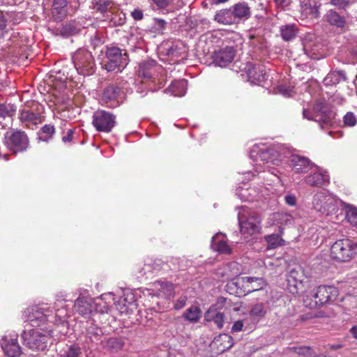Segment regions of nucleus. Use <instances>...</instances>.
Returning <instances> with one entry per match:
<instances>
[{"mask_svg": "<svg viewBox=\"0 0 357 357\" xmlns=\"http://www.w3.org/2000/svg\"><path fill=\"white\" fill-rule=\"evenodd\" d=\"M250 158L255 172L265 173L266 171L278 177L275 169H271V165L278 166L287 161L292 171L296 174H304L317 167L306 157L292 153L287 147L278 146L268 148L265 145H255L250 151Z\"/></svg>", "mask_w": 357, "mask_h": 357, "instance_id": "nucleus-1", "label": "nucleus"}, {"mask_svg": "<svg viewBox=\"0 0 357 357\" xmlns=\"http://www.w3.org/2000/svg\"><path fill=\"white\" fill-rule=\"evenodd\" d=\"M23 317L31 326L40 327L47 322L56 324L64 322L67 312L64 309H57L53 314L50 307L43 305L28 307L24 312Z\"/></svg>", "mask_w": 357, "mask_h": 357, "instance_id": "nucleus-2", "label": "nucleus"}, {"mask_svg": "<svg viewBox=\"0 0 357 357\" xmlns=\"http://www.w3.org/2000/svg\"><path fill=\"white\" fill-rule=\"evenodd\" d=\"M312 204L317 211L331 217L334 221L339 220L340 215L342 216L340 207L344 202L326 190H321L314 195Z\"/></svg>", "mask_w": 357, "mask_h": 357, "instance_id": "nucleus-3", "label": "nucleus"}, {"mask_svg": "<svg viewBox=\"0 0 357 357\" xmlns=\"http://www.w3.org/2000/svg\"><path fill=\"white\" fill-rule=\"evenodd\" d=\"M335 115L331 105L324 100L316 102L313 107V112L307 109H303V118L318 122L321 128L331 126L334 122Z\"/></svg>", "mask_w": 357, "mask_h": 357, "instance_id": "nucleus-4", "label": "nucleus"}, {"mask_svg": "<svg viewBox=\"0 0 357 357\" xmlns=\"http://www.w3.org/2000/svg\"><path fill=\"white\" fill-rule=\"evenodd\" d=\"M43 107L36 102H28L20 110L19 119L26 127L33 130L41 123L44 118L42 116Z\"/></svg>", "mask_w": 357, "mask_h": 357, "instance_id": "nucleus-5", "label": "nucleus"}, {"mask_svg": "<svg viewBox=\"0 0 357 357\" xmlns=\"http://www.w3.org/2000/svg\"><path fill=\"white\" fill-rule=\"evenodd\" d=\"M238 220L243 234L251 235L259 232L261 229L259 215L255 212H250L245 206L239 208Z\"/></svg>", "mask_w": 357, "mask_h": 357, "instance_id": "nucleus-6", "label": "nucleus"}, {"mask_svg": "<svg viewBox=\"0 0 357 357\" xmlns=\"http://www.w3.org/2000/svg\"><path fill=\"white\" fill-rule=\"evenodd\" d=\"M337 295L338 289L334 286L321 285L317 287L312 298L307 296L304 303L310 308L319 307L324 304L335 301Z\"/></svg>", "mask_w": 357, "mask_h": 357, "instance_id": "nucleus-7", "label": "nucleus"}, {"mask_svg": "<svg viewBox=\"0 0 357 357\" xmlns=\"http://www.w3.org/2000/svg\"><path fill=\"white\" fill-rule=\"evenodd\" d=\"M22 338L24 345L34 351H44L47 347L50 334L42 333L39 330L33 329L29 331H24Z\"/></svg>", "mask_w": 357, "mask_h": 357, "instance_id": "nucleus-8", "label": "nucleus"}, {"mask_svg": "<svg viewBox=\"0 0 357 357\" xmlns=\"http://www.w3.org/2000/svg\"><path fill=\"white\" fill-rule=\"evenodd\" d=\"M73 61L79 74L86 76L95 72L93 57L88 50H79L77 51L73 56Z\"/></svg>", "mask_w": 357, "mask_h": 357, "instance_id": "nucleus-9", "label": "nucleus"}, {"mask_svg": "<svg viewBox=\"0 0 357 357\" xmlns=\"http://www.w3.org/2000/svg\"><path fill=\"white\" fill-rule=\"evenodd\" d=\"M349 238L340 239L335 241L331 248V257L339 261H348L354 256V248L357 247Z\"/></svg>", "mask_w": 357, "mask_h": 357, "instance_id": "nucleus-10", "label": "nucleus"}, {"mask_svg": "<svg viewBox=\"0 0 357 357\" xmlns=\"http://www.w3.org/2000/svg\"><path fill=\"white\" fill-rule=\"evenodd\" d=\"M106 60L105 61V68L107 71L120 70L124 68L128 64V57L126 52L116 47H112L106 52Z\"/></svg>", "mask_w": 357, "mask_h": 357, "instance_id": "nucleus-11", "label": "nucleus"}, {"mask_svg": "<svg viewBox=\"0 0 357 357\" xmlns=\"http://www.w3.org/2000/svg\"><path fill=\"white\" fill-rule=\"evenodd\" d=\"M3 144L14 153L22 152L28 148L29 139L24 132L11 130L5 133Z\"/></svg>", "mask_w": 357, "mask_h": 357, "instance_id": "nucleus-12", "label": "nucleus"}, {"mask_svg": "<svg viewBox=\"0 0 357 357\" xmlns=\"http://www.w3.org/2000/svg\"><path fill=\"white\" fill-rule=\"evenodd\" d=\"M1 348L7 357H19L22 353V349L18 342V335L10 333L2 336L0 339Z\"/></svg>", "mask_w": 357, "mask_h": 357, "instance_id": "nucleus-13", "label": "nucleus"}, {"mask_svg": "<svg viewBox=\"0 0 357 357\" xmlns=\"http://www.w3.org/2000/svg\"><path fill=\"white\" fill-rule=\"evenodd\" d=\"M93 126L99 132H109L116 124V117L105 110H98L93 115Z\"/></svg>", "mask_w": 357, "mask_h": 357, "instance_id": "nucleus-14", "label": "nucleus"}, {"mask_svg": "<svg viewBox=\"0 0 357 357\" xmlns=\"http://www.w3.org/2000/svg\"><path fill=\"white\" fill-rule=\"evenodd\" d=\"M227 300L222 297L218 298L217 302L211 305L206 312L204 319L213 321L218 328H222L225 324V305Z\"/></svg>", "mask_w": 357, "mask_h": 357, "instance_id": "nucleus-15", "label": "nucleus"}, {"mask_svg": "<svg viewBox=\"0 0 357 357\" xmlns=\"http://www.w3.org/2000/svg\"><path fill=\"white\" fill-rule=\"evenodd\" d=\"M236 51L233 47L226 46L215 50L211 55L213 63L221 68L227 66L234 59Z\"/></svg>", "mask_w": 357, "mask_h": 357, "instance_id": "nucleus-16", "label": "nucleus"}, {"mask_svg": "<svg viewBox=\"0 0 357 357\" xmlns=\"http://www.w3.org/2000/svg\"><path fill=\"white\" fill-rule=\"evenodd\" d=\"M245 72L249 80L256 84H261L267 78L266 70L264 67L261 65L257 66L251 63H248L245 67Z\"/></svg>", "mask_w": 357, "mask_h": 357, "instance_id": "nucleus-17", "label": "nucleus"}, {"mask_svg": "<svg viewBox=\"0 0 357 357\" xmlns=\"http://www.w3.org/2000/svg\"><path fill=\"white\" fill-rule=\"evenodd\" d=\"M160 70L162 66L158 65L155 60L147 59L139 63L138 75L141 78L150 79L153 78Z\"/></svg>", "mask_w": 357, "mask_h": 357, "instance_id": "nucleus-18", "label": "nucleus"}, {"mask_svg": "<svg viewBox=\"0 0 357 357\" xmlns=\"http://www.w3.org/2000/svg\"><path fill=\"white\" fill-rule=\"evenodd\" d=\"M120 93L121 89L119 86L110 84L103 89L101 100L110 107H116L120 104Z\"/></svg>", "mask_w": 357, "mask_h": 357, "instance_id": "nucleus-19", "label": "nucleus"}, {"mask_svg": "<svg viewBox=\"0 0 357 357\" xmlns=\"http://www.w3.org/2000/svg\"><path fill=\"white\" fill-rule=\"evenodd\" d=\"M74 307L82 316L89 315L93 311V299L88 294H80L75 301Z\"/></svg>", "mask_w": 357, "mask_h": 357, "instance_id": "nucleus-20", "label": "nucleus"}, {"mask_svg": "<svg viewBox=\"0 0 357 357\" xmlns=\"http://www.w3.org/2000/svg\"><path fill=\"white\" fill-rule=\"evenodd\" d=\"M153 295L158 297H164L170 299L174 295V285L167 281L158 280L153 283Z\"/></svg>", "mask_w": 357, "mask_h": 357, "instance_id": "nucleus-21", "label": "nucleus"}, {"mask_svg": "<svg viewBox=\"0 0 357 357\" xmlns=\"http://www.w3.org/2000/svg\"><path fill=\"white\" fill-rule=\"evenodd\" d=\"M306 280H307V276L301 266H296L289 270L287 282L290 285L294 286L296 289H299V286Z\"/></svg>", "mask_w": 357, "mask_h": 357, "instance_id": "nucleus-22", "label": "nucleus"}, {"mask_svg": "<svg viewBox=\"0 0 357 357\" xmlns=\"http://www.w3.org/2000/svg\"><path fill=\"white\" fill-rule=\"evenodd\" d=\"M111 301H114L112 293L102 294L100 298L93 300V311L102 314L108 313L111 307Z\"/></svg>", "mask_w": 357, "mask_h": 357, "instance_id": "nucleus-23", "label": "nucleus"}, {"mask_svg": "<svg viewBox=\"0 0 357 357\" xmlns=\"http://www.w3.org/2000/svg\"><path fill=\"white\" fill-rule=\"evenodd\" d=\"M305 182L310 185L320 187L329 183V176L326 172H321L317 167L316 172L305 178Z\"/></svg>", "mask_w": 357, "mask_h": 357, "instance_id": "nucleus-24", "label": "nucleus"}, {"mask_svg": "<svg viewBox=\"0 0 357 357\" xmlns=\"http://www.w3.org/2000/svg\"><path fill=\"white\" fill-rule=\"evenodd\" d=\"M211 247L222 254H230L231 247L227 243L225 236L222 233L216 234L211 240Z\"/></svg>", "mask_w": 357, "mask_h": 357, "instance_id": "nucleus-25", "label": "nucleus"}, {"mask_svg": "<svg viewBox=\"0 0 357 357\" xmlns=\"http://www.w3.org/2000/svg\"><path fill=\"white\" fill-rule=\"evenodd\" d=\"M273 222L272 225H277L280 234H283V225H292L294 223L293 217L285 213H273L270 218Z\"/></svg>", "mask_w": 357, "mask_h": 357, "instance_id": "nucleus-26", "label": "nucleus"}, {"mask_svg": "<svg viewBox=\"0 0 357 357\" xmlns=\"http://www.w3.org/2000/svg\"><path fill=\"white\" fill-rule=\"evenodd\" d=\"M67 0H54L52 8V17L56 21H62L67 15Z\"/></svg>", "mask_w": 357, "mask_h": 357, "instance_id": "nucleus-27", "label": "nucleus"}, {"mask_svg": "<svg viewBox=\"0 0 357 357\" xmlns=\"http://www.w3.org/2000/svg\"><path fill=\"white\" fill-rule=\"evenodd\" d=\"M234 344L233 338L228 334H220L215 337L213 341L212 345L217 348L219 352H224L230 349Z\"/></svg>", "mask_w": 357, "mask_h": 357, "instance_id": "nucleus-28", "label": "nucleus"}, {"mask_svg": "<svg viewBox=\"0 0 357 357\" xmlns=\"http://www.w3.org/2000/svg\"><path fill=\"white\" fill-rule=\"evenodd\" d=\"M241 278L243 286L248 289V292L260 290L265 285V282L262 278L243 277Z\"/></svg>", "mask_w": 357, "mask_h": 357, "instance_id": "nucleus-29", "label": "nucleus"}, {"mask_svg": "<svg viewBox=\"0 0 357 357\" xmlns=\"http://www.w3.org/2000/svg\"><path fill=\"white\" fill-rule=\"evenodd\" d=\"M234 20H248L250 17V8L247 3H238L231 7Z\"/></svg>", "mask_w": 357, "mask_h": 357, "instance_id": "nucleus-30", "label": "nucleus"}, {"mask_svg": "<svg viewBox=\"0 0 357 357\" xmlns=\"http://www.w3.org/2000/svg\"><path fill=\"white\" fill-rule=\"evenodd\" d=\"M188 89L187 81L184 79L176 80L168 88V91L174 96H183Z\"/></svg>", "mask_w": 357, "mask_h": 357, "instance_id": "nucleus-31", "label": "nucleus"}, {"mask_svg": "<svg viewBox=\"0 0 357 357\" xmlns=\"http://www.w3.org/2000/svg\"><path fill=\"white\" fill-rule=\"evenodd\" d=\"M114 3L112 0H97L93 2V9L104 16L112 13Z\"/></svg>", "mask_w": 357, "mask_h": 357, "instance_id": "nucleus-32", "label": "nucleus"}, {"mask_svg": "<svg viewBox=\"0 0 357 357\" xmlns=\"http://www.w3.org/2000/svg\"><path fill=\"white\" fill-rule=\"evenodd\" d=\"M280 33L284 41H290L296 38L298 33V28L294 24L282 25L280 27Z\"/></svg>", "mask_w": 357, "mask_h": 357, "instance_id": "nucleus-33", "label": "nucleus"}, {"mask_svg": "<svg viewBox=\"0 0 357 357\" xmlns=\"http://www.w3.org/2000/svg\"><path fill=\"white\" fill-rule=\"evenodd\" d=\"M214 20L222 24H231L235 22L231 8L220 10L214 16Z\"/></svg>", "mask_w": 357, "mask_h": 357, "instance_id": "nucleus-34", "label": "nucleus"}, {"mask_svg": "<svg viewBox=\"0 0 357 357\" xmlns=\"http://www.w3.org/2000/svg\"><path fill=\"white\" fill-rule=\"evenodd\" d=\"M326 21L333 26L342 28L344 27L345 24L344 18L333 10L328 11L326 15Z\"/></svg>", "mask_w": 357, "mask_h": 357, "instance_id": "nucleus-35", "label": "nucleus"}, {"mask_svg": "<svg viewBox=\"0 0 357 357\" xmlns=\"http://www.w3.org/2000/svg\"><path fill=\"white\" fill-rule=\"evenodd\" d=\"M342 212L345 211V218L347 222L352 226H357V208L344 203L343 206L340 207Z\"/></svg>", "mask_w": 357, "mask_h": 357, "instance_id": "nucleus-36", "label": "nucleus"}, {"mask_svg": "<svg viewBox=\"0 0 357 357\" xmlns=\"http://www.w3.org/2000/svg\"><path fill=\"white\" fill-rule=\"evenodd\" d=\"M86 328V337L91 342H95L100 340L102 335V331L97 326L93 321L89 323Z\"/></svg>", "mask_w": 357, "mask_h": 357, "instance_id": "nucleus-37", "label": "nucleus"}, {"mask_svg": "<svg viewBox=\"0 0 357 357\" xmlns=\"http://www.w3.org/2000/svg\"><path fill=\"white\" fill-rule=\"evenodd\" d=\"M79 30L80 29L77 27L75 22H70L63 24L57 31L62 36L68 37L77 33Z\"/></svg>", "mask_w": 357, "mask_h": 357, "instance_id": "nucleus-38", "label": "nucleus"}, {"mask_svg": "<svg viewBox=\"0 0 357 357\" xmlns=\"http://www.w3.org/2000/svg\"><path fill=\"white\" fill-rule=\"evenodd\" d=\"M183 317L190 322L196 323L201 318V310L198 306L192 305L185 310Z\"/></svg>", "mask_w": 357, "mask_h": 357, "instance_id": "nucleus-39", "label": "nucleus"}, {"mask_svg": "<svg viewBox=\"0 0 357 357\" xmlns=\"http://www.w3.org/2000/svg\"><path fill=\"white\" fill-rule=\"evenodd\" d=\"M282 234L278 231V233L268 235L265 239L268 243V248L273 249L278 246L282 245L284 240L281 238Z\"/></svg>", "mask_w": 357, "mask_h": 357, "instance_id": "nucleus-40", "label": "nucleus"}, {"mask_svg": "<svg viewBox=\"0 0 357 357\" xmlns=\"http://www.w3.org/2000/svg\"><path fill=\"white\" fill-rule=\"evenodd\" d=\"M342 79L345 80L346 76L343 71H333L327 75L324 79L326 84H335L339 83Z\"/></svg>", "mask_w": 357, "mask_h": 357, "instance_id": "nucleus-41", "label": "nucleus"}, {"mask_svg": "<svg viewBox=\"0 0 357 357\" xmlns=\"http://www.w3.org/2000/svg\"><path fill=\"white\" fill-rule=\"evenodd\" d=\"M82 354L81 347L77 344L67 345L61 354V357H80Z\"/></svg>", "mask_w": 357, "mask_h": 357, "instance_id": "nucleus-42", "label": "nucleus"}, {"mask_svg": "<svg viewBox=\"0 0 357 357\" xmlns=\"http://www.w3.org/2000/svg\"><path fill=\"white\" fill-rule=\"evenodd\" d=\"M250 195L249 187L246 184H243L236 189V195L242 201L250 202Z\"/></svg>", "mask_w": 357, "mask_h": 357, "instance_id": "nucleus-43", "label": "nucleus"}, {"mask_svg": "<svg viewBox=\"0 0 357 357\" xmlns=\"http://www.w3.org/2000/svg\"><path fill=\"white\" fill-rule=\"evenodd\" d=\"M288 349L303 357H312L314 354L313 349L310 347H292Z\"/></svg>", "mask_w": 357, "mask_h": 357, "instance_id": "nucleus-44", "label": "nucleus"}, {"mask_svg": "<svg viewBox=\"0 0 357 357\" xmlns=\"http://www.w3.org/2000/svg\"><path fill=\"white\" fill-rule=\"evenodd\" d=\"M9 22L6 17V15L3 11L0 10V39L8 33Z\"/></svg>", "mask_w": 357, "mask_h": 357, "instance_id": "nucleus-45", "label": "nucleus"}, {"mask_svg": "<svg viewBox=\"0 0 357 357\" xmlns=\"http://www.w3.org/2000/svg\"><path fill=\"white\" fill-rule=\"evenodd\" d=\"M16 110L14 105L10 103H1L0 104V116L5 118L6 116H11Z\"/></svg>", "mask_w": 357, "mask_h": 357, "instance_id": "nucleus-46", "label": "nucleus"}, {"mask_svg": "<svg viewBox=\"0 0 357 357\" xmlns=\"http://www.w3.org/2000/svg\"><path fill=\"white\" fill-rule=\"evenodd\" d=\"M266 313V310L263 303L255 304L250 311L251 316L256 318L263 317Z\"/></svg>", "mask_w": 357, "mask_h": 357, "instance_id": "nucleus-47", "label": "nucleus"}, {"mask_svg": "<svg viewBox=\"0 0 357 357\" xmlns=\"http://www.w3.org/2000/svg\"><path fill=\"white\" fill-rule=\"evenodd\" d=\"M128 298L122 296L119 301H114V305L121 314H127L128 312Z\"/></svg>", "mask_w": 357, "mask_h": 357, "instance_id": "nucleus-48", "label": "nucleus"}, {"mask_svg": "<svg viewBox=\"0 0 357 357\" xmlns=\"http://www.w3.org/2000/svg\"><path fill=\"white\" fill-rule=\"evenodd\" d=\"M265 188L263 187L256 188V187H249V192L250 195V202L254 200H257L261 196H264V191Z\"/></svg>", "mask_w": 357, "mask_h": 357, "instance_id": "nucleus-49", "label": "nucleus"}, {"mask_svg": "<svg viewBox=\"0 0 357 357\" xmlns=\"http://www.w3.org/2000/svg\"><path fill=\"white\" fill-rule=\"evenodd\" d=\"M343 122L345 126L353 127L357 123V118L353 112H349L344 116Z\"/></svg>", "mask_w": 357, "mask_h": 357, "instance_id": "nucleus-50", "label": "nucleus"}, {"mask_svg": "<svg viewBox=\"0 0 357 357\" xmlns=\"http://www.w3.org/2000/svg\"><path fill=\"white\" fill-rule=\"evenodd\" d=\"M302 8L303 11L307 14H313L317 10V8L314 0L312 1V3L311 2V0H304Z\"/></svg>", "mask_w": 357, "mask_h": 357, "instance_id": "nucleus-51", "label": "nucleus"}, {"mask_svg": "<svg viewBox=\"0 0 357 357\" xmlns=\"http://www.w3.org/2000/svg\"><path fill=\"white\" fill-rule=\"evenodd\" d=\"M42 132L43 134H47V135H49L48 137H43V136H40L39 137V139L42 141H45V142H47L49 140V139L52 137V135L54 133V128L53 126L52 125H45L43 128H42Z\"/></svg>", "mask_w": 357, "mask_h": 357, "instance_id": "nucleus-52", "label": "nucleus"}, {"mask_svg": "<svg viewBox=\"0 0 357 357\" xmlns=\"http://www.w3.org/2000/svg\"><path fill=\"white\" fill-rule=\"evenodd\" d=\"M278 89V92L280 94H282L284 97H291L294 93V88L289 85H280Z\"/></svg>", "mask_w": 357, "mask_h": 357, "instance_id": "nucleus-53", "label": "nucleus"}, {"mask_svg": "<svg viewBox=\"0 0 357 357\" xmlns=\"http://www.w3.org/2000/svg\"><path fill=\"white\" fill-rule=\"evenodd\" d=\"M330 3L338 9H345L349 5L348 0H330Z\"/></svg>", "mask_w": 357, "mask_h": 357, "instance_id": "nucleus-54", "label": "nucleus"}, {"mask_svg": "<svg viewBox=\"0 0 357 357\" xmlns=\"http://www.w3.org/2000/svg\"><path fill=\"white\" fill-rule=\"evenodd\" d=\"M187 298L185 296L179 298L174 305L176 310L182 309L186 304Z\"/></svg>", "mask_w": 357, "mask_h": 357, "instance_id": "nucleus-55", "label": "nucleus"}, {"mask_svg": "<svg viewBox=\"0 0 357 357\" xmlns=\"http://www.w3.org/2000/svg\"><path fill=\"white\" fill-rule=\"evenodd\" d=\"M278 8L284 9L291 3V0H273Z\"/></svg>", "mask_w": 357, "mask_h": 357, "instance_id": "nucleus-56", "label": "nucleus"}, {"mask_svg": "<svg viewBox=\"0 0 357 357\" xmlns=\"http://www.w3.org/2000/svg\"><path fill=\"white\" fill-rule=\"evenodd\" d=\"M158 8H164L169 5L173 0H153Z\"/></svg>", "mask_w": 357, "mask_h": 357, "instance_id": "nucleus-57", "label": "nucleus"}, {"mask_svg": "<svg viewBox=\"0 0 357 357\" xmlns=\"http://www.w3.org/2000/svg\"><path fill=\"white\" fill-rule=\"evenodd\" d=\"M243 327V323L242 321L239 320L234 323L232 327H231V332L232 333H237L242 330Z\"/></svg>", "mask_w": 357, "mask_h": 357, "instance_id": "nucleus-58", "label": "nucleus"}, {"mask_svg": "<svg viewBox=\"0 0 357 357\" xmlns=\"http://www.w3.org/2000/svg\"><path fill=\"white\" fill-rule=\"evenodd\" d=\"M285 202L289 206H294L296 204V197L293 195H287L284 197Z\"/></svg>", "mask_w": 357, "mask_h": 357, "instance_id": "nucleus-59", "label": "nucleus"}, {"mask_svg": "<svg viewBox=\"0 0 357 357\" xmlns=\"http://www.w3.org/2000/svg\"><path fill=\"white\" fill-rule=\"evenodd\" d=\"M131 15H132V17L135 20H140L143 18V12L139 10V9H135L132 13H131Z\"/></svg>", "mask_w": 357, "mask_h": 357, "instance_id": "nucleus-60", "label": "nucleus"}, {"mask_svg": "<svg viewBox=\"0 0 357 357\" xmlns=\"http://www.w3.org/2000/svg\"><path fill=\"white\" fill-rule=\"evenodd\" d=\"M181 261H183V259H181V258H178V257H172L171 258V261L172 262V264L174 265V267H173L174 269L183 268V266L180 264Z\"/></svg>", "mask_w": 357, "mask_h": 357, "instance_id": "nucleus-61", "label": "nucleus"}, {"mask_svg": "<svg viewBox=\"0 0 357 357\" xmlns=\"http://www.w3.org/2000/svg\"><path fill=\"white\" fill-rule=\"evenodd\" d=\"M74 134V131L72 129H69L68 130V132L66 134V135L63 136L62 137V141L64 142V143H68V142H70L71 140H72V138H73V135Z\"/></svg>", "mask_w": 357, "mask_h": 357, "instance_id": "nucleus-62", "label": "nucleus"}, {"mask_svg": "<svg viewBox=\"0 0 357 357\" xmlns=\"http://www.w3.org/2000/svg\"><path fill=\"white\" fill-rule=\"evenodd\" d=\"M151 271V266L149 264H145L142 269L139 271L140 275L144 276L147 274L148 272Z\"/></svg>", "mask_w": 357, "mask_h": 357, "instance_id": "nucleus-63", "label": "nucleus"}, {"mask_svg": "<svg viewBox=\"0 0 357 357\" xmlns=\"http://www.w3.org/2000/svg\"><path fill=\"white\" fill-rule=\"evenodd\" d=\"M350 333L354 338L357 339V326H353L350 329Z\"/></svg>", "mask_w": 357, "mask_h": 357, "instance_id": "nucleus-64", "label": "nucleus"}]
</instances>
